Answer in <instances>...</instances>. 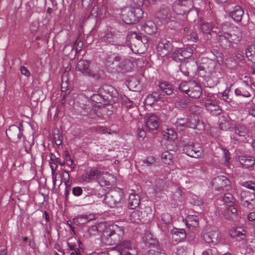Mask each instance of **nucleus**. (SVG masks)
Wrapping results in <instances>:
<instances>
[{
  "label": "nucleus",
  "mask_w": 255,
  "mask_h": 255,
  "mask_svg": "<svg viewBox=\"0 0 255 255\" xmlns=\"http://www.w3.org/2000/svg\"><path fill=\"white\" fill-rule=\"evenodd\" d=\"M124 234L123 227L115 224L106 226L103 233L100 235L101 242L106 246L117 245L122 240Z\"/></svg>",
  "instance_id": "nucleus-1"
},
{
  "label": "nucleus",
  "mask_w": 255,
  "mask_h": 255,
  "mask_svg": "<svg viewBox=\"0 0 255 255\" xmlns=\"http://www.w3.org/2000/svg\"><path fill=\"white\" fill-rule=\"evenodd\" d=\"M222 29L219 41L222 44L225 41L229 46H231L232 44L240 42L243 38L242 30L236 26L224 23L222 25Z\"/></svg>",
  "instance_id": "nucleus-2"
},
{
  "label": "nucleus",
  "mask_w": 255,
  "mask_h": 255,
  "mask_svg": "<svg viewBox=\"0 0 255 255\" xmlns=\"http://www.w3.org/2000/svg\"><path fill=\"white\" fill-rule=\"evenodd\" d=\"M143 14L142 10L138 7H125L121 9V17L127 24H133L138 21Z\"/></svg>",
  "instance_id": "nucleus-3"
},
{
  "label": "nucleus",
  "mask_w": 255,
  "mask_h": 255,
  "mask_svg": "<svg viewBox=\"0 0 255 255\" xmlns=\"http://www.w3.org/2000/svg\"><path fill=\"white\" fill-rule=\"evenodd\" d=\"M131 49L138 54L144 53L148 47V39L146 36L138 34L135 32L131 33Z\"/></svg>",
  "instance_id": "nucleus-4"
},
{
  "label": "nucleus",
  "mask_w": 255,
  "mask_h": 255,
  "mask_svg": "<svg viewBox=\"0 0 255 255\" xmlns=\"http://www.w3.org/2000/svg\"><path fill=\"white\" fill-rule=\"evenodd\" d=\"M124 192L122 189L115 188L105 196L104 203L110 208L118 207L123 200Z\"/></svg>",
  "instance_id": "nucleus-5"
},
{
  "label": "nucleus",
  "mask_w": 255,
  "mask_h": 255,
  "mask_svg": "<svg viewBox=\"0 0 255 255\" xmlns=\"http://www.w3.org/2000/svg\"><path fill=\"white\" fill-rule=\"evenodd\" d=\"M234 139L241 142H248L251 140L249 130L246 126L236 124L234 127Z\"/></svg>",
  "instance_id": "nucleus-6"
},
{
  "label": "nucleus",
  "mask_w": 255,
  "mask_h": 255,
  "mask_svg": "<svg viewBox=\"0 0 255 255\" xmlns=\"http://www.w3.org/2000/svg\"><path fill=\"white\" fill-rule=\"evenodd\" d=\"M183 153L191 157L199 158L204 156V150L198 145H195L193 142L185 143L183 146Z\"/></svg>",
  "instance_id": "nucleus-7"
},
{
  "label": "nucleus",
  "mask_w": 255,
  "mask_h": 255,
  "mask_svg": "<svg viewBox=\"0 0 255 255\" xmlns=\"http://www.w3.org/2000/svg\"><path fill=\"white\" fill-rule=\"evenodd\" d=\"M193 7L192 0H178L174 3L172 9L177 15H182L189 11Z\"/></svg>",
  "instance_id": "nucleus-8"
},
{
  "label": "nucleus",
  "mask_w": 255,
  "mask_h": 255,
  "mask_svg": "<svg viewBox=\"0 0 255 255\" xmlns=\"http://www.w3.org/2000/svg\"><path fill=\"white\" fill-rule=\"evenodd\" d=\"M241 205L245 208L252 210L255 208V194L249 191L243 190L240 193Z\"/></svg>",
  "instance_id": "nucleus-9"
},
{
  "label": "nucleus",
  "mask_w": 255,
  "mask_h": 255,
  "mask_svg": "<svg viewBox=\"0 0 255 255\" xmlns=\"http://www.w3.org/2000/svg\"><path fill=\"white\" fill-rule=\"evenodd\" d=\"M23 130L22 125L20 124L19 126L15 125L10 126L8 129H6L5 132L6 136L10 140L17 142L21 137L22 134L21 132Z\"/></svg>",
  "instance_id": "nucleus-10"
},
{
  "label": "nucleus",
  "mask_w": 255,
  "mask_h": 255,
  "mask_svg": "<svg viewBox=\"0 0 255 255\" xmlns=\"http://www.w3.org/2000/svg\"><path fill=\"white\" fill-rule=\"evenodd\" d=\"M120 255H137V251L131 247L130 241H124L116 247Z\"/></svg>",
  "instance_id": "nucleus-11"
},
{
  "label": "nucleus",
  "mask_w": 255,
  "mask_h": 255,
  "mask_svg": "<svg viewBox=\"0 0 255 255\" xmlns=\"http://www.w3.org/2000/svg\"><path fill=\"white\" fill-rule=\"evenodd\" d=\"M103 175V172L94 168H91L85 170L82 176V179L89 183L92 181L100 179Z\"/></svg>",
  "instance_id": "nucleus-12"
},
{
  "label": "nucleus",
  "mask_w": 255,
  "mask_h": 255,
  "mask_svg": "<svg viewBox=\"0 0 255 255\" xmlns=\"http://www.w3.org/2000/svg\"><path fill=\"white\" fill-rule=\"evenodd\" d=\"M172 49L171 43L166 39H161L157 45V54L161 57L166 56Z\"/></svg>",
  "instance_id": "nucleus-13"
},
{
  "label": "nucleus",
  "mask_w": 255,
  "mask_h": 255,
  "mask_svg": "<svg viewBox=\"0 0 255 255\" xmlns=\"http://www.w3.org/2000/svg\"><path fill=\"white\" fill-rule=\"evenodd\" d=\"M143 242L146 247L151 249L149 250V253L152 251L155 252V251L157 252L160 251V246L157 240L154 238L150 234L147 233L145 234L143 238Z\"/></svg>",
  "instance_id": "nucleus-14"
},
{
  "label": "nucleus",
  "mask_w": 255,
  "mask_h": 255,
  "mask_svg": "<svg viewBox=\"0 0 255 255\" xmlns=\"http://www.w3.org/2000/svg\"><path fill=\"white\" fill-rule=\"evenodd\" d=\"M212 185L218 191L223 190L225 188L228 187L230 185L229 179L225 176H218L212 180Z\"/></svg>",
  "instance_id": "nucleus-15"
},
{
  "label": "nucleus",
  "mask_w": 255,
  "mask_h": 255,
  "mask_svg": "<svg viewBox=\"0 0 255 255\" xmlns=\"http://www.w3.org/2000/svg\"><path fill=\"white\" fill-rule=\"evenodd\" d=\"M90 64L89 61L81 59L78 62L76 69L85 76L94 77L95 75L90 68Z\"/></svg>",
  "instance_id": "nucleus-16"
},
{
  "label": "nucleus",
  "mask_w": 255,
  "mask_h": 255,
  "mask_svg": "<svg viewBox=\"0 0 255 255\" xmlns=\"http://www.w3.org/2000/svg\"><path fill=\"white\" fill-rule=\"evenodd\" d=\"M233 239L238 241H243L246 238V231L243 227H233L229 231Z\"/></svg>",
  "instance_id": "nucleus-17"
},
{
  "label": "nucleus",
  "mask_w": 255,
  "mask_h": 255,
  "mask_svg": "<svg viewBox=\"0 0 255 255\" xmlns=\"http://www.w3.org/2000/svg\"><path fill=\"white\" fill-rule=\"evenodd\" d=\"M176 133L172 129H168L166 132L163 135V141L165 140V145L166 146L167 149L172 150L173 148L171 146H173L174 144V140L176 138Z\"/></svg>",
  "instance_id": "nucleus-18"
},
{
  "label": "nucleus",
  "mask_w": 255,
  "mask_h": 255,
  "mask_svg": "<svg viewBox=\"0 0 255 255\" xmlns=\"http://www.w3.org/2000/svg\"><path fill=\"white\" fill-rule=\"evenodd\" d=\"M193 116L195 119L194 123L189 122L187 119L184 118L177 119L175 123L177 128L180 130H183L187 127L192 128H196L198 122L196 120V116L193 114Z\"/></svg>",
  "instance_id": "nucleus-19"
},
{
  "label": "nucleus",
  "mask_w": 255,
  "mask_h": 255,
  "mask_svg": "<svg viewBox=\"0 0 255 255\" xmlns=\"http://www.w3.org/2000/svg\"><path fill=\"white\" fill-rule=\"evenodd\" d=\"M203 239L207 243L215 245L220 241L219 233L217 231H213L205 233L203 235Z\"/></svg>",
  "instance_id": "nucleus-20"
},
{
  "label": "nucleus",
  "mask_w": 255,
  "mask_h": 255,
  "mask_svg": "<svg viewBox=\"0 0 255 255\" xmlns=\"http://www.w3.org/2000/svg\"><path fill=\"white\" fill-rule=\"evenodd\" d=\"M118 94V91L113 86L109 85L102 86L98 91V94H93L92 96H115Z\"/></svg>",
  "instance_id": "nucleus-21"
},
{
  "label": "nucleus",
  "mask_w": 255,
  "mask_h": 255,
  "mask_svg": "<svg viewBox=\"0 0 255 255\" xmlns=\"http://www.w3.org/2000/svg\"><path fill=\"white\" fill-rule=\"evenodd\" d=\"M225 218L231 221H236L238 219L237 209L234 206H227L223 212Z\"/></svg>",
  "instance_id": "nucleus-22"
},
{
  "label": "nucleus",
  "mask_w": 255,
  "mask_h": 255,
  "mask_svg": "<svg viewBox=\"0 0 255 255\" xmlns=\"http://www.w3.org/2000/svg\"><path fill=\"white\" fill-rule=\"evenodd\" d=\"M205 106L207 110L213 115H219L221 113V110L219 106L217 105V102L211 99L206 100Z\"/></svg>",
  "instance_id": "nucleus-23"
},
{
  "label": "nucleus",
  "mask_w": 255,
  "mask_h": 255,
  "mask_svg": "<svg viewBox=\"0 0 255 255\" xmlns=\"http://www.w3.org/2000/svg\"><path fill=\"white\" fill-rule=\"evenodd\" d=\"M145 126L149 131L157 129L159 126V119L154 115H151L146 120Z\"/></svg>",
  "instance_id": "nucleus-24"
},
{
  "label": "nucleus",
  "mask_w": 255,
  "mask_h": 255,
  "mask_svg": "<svg viewBox=\"0 0 255 255\" xmlns=\"http://www.w3.org/2000/svg\"><path fill=\"white\" fill-rule=\"evenodd\" d=\"M94 214L78 215L73 219V223L77 226H82L94 219Z\"/></svg>",
  "instance_id": "nucleus-25"
},
{
  "label": "nucleus",
  "mask_w": 255,
  "mask_h": 255,
  "mask_svg": "<svg viewBox=\"0 0 255 255\" xmlns=\"http://www.w3.org/2000/svg\"><path fill=\"white\" fill-rule=\"evenodd\" d=\"M140 203V196L135 192L129 194L128 200V207L131 209H134L137 207Z\"/></svg>",
  "instance_id": "nucleus-26"
},
{
  "label": "nucleus",
  "mask_w": 255,
  "mask_h": 255,
  "mask_svg": "<svg viewBox=\"0 0 255 255\" xmlns=\"http://www.w3.org/2000/svg\"><path fill=\"white\" fill-rule=\"evenodd\" d=\"M106 228V226L103 224L94 225L90 227L88 230V233L90 237L99 235L100 233H103V231Z\"/></svg>",
  "instance_id": "nucleus-27"
},
{
  "label": "nucleus",
  "mask_w": 255,
  "mask_h": 255,
  "mask_svg": "<svg viewBox=\"0 0 255 255\" xmlns=\"http://www.w3.org/2000/svg\"><path fill=\"white\" fill-rule=\"evenodd\" d=\"M244 14L243 8L239 5L235 6L230 12V16L236 21H241Z\"/></svg>",
  "instance_id": "nucleus-28"
},
{
  "label": "nucleus",
  "mask_w": 255,
  "mask_h": 255,
  "mask_svg": "<svg viewBox=\"0 0 255 255\" xmlns=\"http://www.w3.org/2000/svg\"><path fill=\"white\" fill-rule=\"evenodd\" d=\"M142 30L147 34L151 35L155 33L157 30V27L153 21H147L142 26Z\"/></svg>",
  "instance_id": "nucleus-29"
},
{
  "label": "nucleus",
  "mask_w": 255,
  "mask_h": 255,
  "mask_svg": "<svg viewBox=\"0 0 255 255\" xmlns=\"http://www.w3.org/2000/svg\"><path fill=\"white\" fill-rule=\"evenodd\" d=\"M114 33L110 31H106L104 34H101L100 39L102 42L107 44H114Z\"/></svg>",
  "instance_id": "nucleus-30"
},
{
  "label": "nucleus",
  "mask_w": 255,
  "mask_h": 255,
  "mask_svg": "<svg viewBox=\"0 0 255 255\" xmlns=\"http://www.w3.org/2000/svg\"><path fill=\"white\" fill-rule=\"evenodd\" d=\"M186 237L185 230L181 229H176L173 231L172 234V239L175 242H182Z\"/></svg>",
  "instance_id": "nucleus-31"
},
{
  "label": "nucleus",
  "mask_w": 255,
  "mask_h": 255,
  "mask_svg": "<svg viewBox=\"0 0 255 255\" xmlns=\"http://www.w3.org/2000/svg\"><path fill=\"white\" fill-rule=\"evenodd\" d=\"M240 163L247 168L252 167L255 164V159L252 156H242L239 158Z\"/></svg>",
  "instance_id": "nucleus-32"
},
{
  "label": "nucleus",
  "mask_w": 255,
  "mask_h": 255,
  "mask_svg": "<svg viewBox=\"0 0 255 255\" xmlns=\"http://www.w3.org/2000/svg\"><path fill=\"white\" fill-rule=\"evenodd\" d=\"M143 219L142 211L135 210L133 211L130 215V220L133 223H138Z\"/></svg>",
  "instance_id": "nucleus-33"
},
{
  "label": "nucleus",
  "mask_w": 255,
  "mask_h": 255,
  "mask_svg": "<svg viewBox=\"0 0 255 255\" xmlns=\"http://www.w3.org/2000/svg\"><path fill=\"white\" fill-rule=\"evenodd\" d=\"M159 86L162 93L166 94L167 95H170L173 92L172 86L166 82H160Z\"/></svg>",
  "instance_id": "nucleus-34"
},
{
  "label": "nucleus",
  "mask_w": 255,
  "mask_h": 255,
  "mask_svg": "<svg viewBox=\"0 0 255 255\" xmlns=\"http://www.w3.org/2000/svg\"><path fill=\"white\" fill-rule=\"evenodd\" d=\"M223 202L227 206H234V204L236 201L233 195L230 193H226L224 194L223 198Z\"/></svg>",
  "instance_id": "nucleus-35"
},
{
  "label": "nucleus",
  "mask_w": 255,
  "mask_h": 255,
  "mask_svg": "<svg viewBox=\"0 0 255 255\" xmlns=\"http://www.w3.org/2000/svg\"><path fill=\"white\" fill-rule=\"evenodd\" d=\"M246 54L250 61L255 63V45L248 47L246 50Z\"/></svg>",
  "instance_id": "nucleus-36"
},
{
  "label": "nucleus",
  "mask_w": 255,
  "mask_h": 255,
  "mask_svg": "<svg viewBox=\"0 0 255 255\" xmlns=\"http://www.w3.org/2000/svg\"><path fill=\"white\" fill-rule=\"evenodd\" d=\"M119 62L117 66L121 68L124 71L126 70L125 66L128 64V61L126 60L125 57L120 56H116L113 58V62Z\"/></svg>",
  "instance_id": "nucleus-37"
},
{
  "label": "nucleus",
  "mask_w": 255,
  "mask_h": 255,
  "mask_svg": "<svg viewBox=\"0 0 255 255\" xmlns=\"http://www.w3.org/2000/svg\"><path fill=\"white\" fill-rule=\"evenodd\" d=\"M160 16L162 17V18L164 17H175L176 15L177 14L173 10L172 11H170L169 9L167 7H163L160 10L159 12Z\"/></svg>",
  "instance_id": "nucleus-38"
},
{
  "label": "nucleus",
  "mask_w": 255,
  "mask_h": 255,
  "mask_svg": "<svg viewBox=\"0 0 255 255\" xmlns=\"http://www.w3.org/2000/svg\"><path fill=\"white\" fill-rule=\"evenodd\" d=\"M172 154L168 151H165L161 154V159L165 164H170L172 163Z\"/></svg>",
  "instance_id": "nucleus-39"
},
{
  "label": "nucleus",
  "mask_w": 255,
  "mask_h": 255,
  "mask_svg": "<svg viewBox=\"0 0 255 255\" xmlns=\"http://www.w3.org/2000/svg\"><path fill=\"white\" fill-rule=\"evenodd\" d=\"M180 52L181 55H180V56L182 57L183 60L184 59L188 58L192 56L193 50L190 48H187L184 50L181 49Z\"/></svg>",
  "instance_id": "nucleus-40"
},
{
  "label": "nucleus",
  "mask_w": 255,
  "mask_h": 255,
  "mask_svg": "<svg viewBox=\"0 0 255 255\" xmlns=\"http://www.w3.org/2000/svg\"><path fill=\"white\" fill-rule=\"evenodd\" d=\"M202 255H220V254L216 248L212 247L203 252Z\"/></svg>",
  "instance_id": "nucleus-41"
},
{
  "label": "nucleus",
  "mask_w": 255,
  "mask_h": 255,
  "mask_svg": "<svg viewBox=\"0 0 255 255\" xmlns=\"http://www.w3.org/2000/svg\"><path fill=\"white\" fill-rule=\"evenodd\" d=\"M179 89L183 93L186 94L188 96H190L189 93L190 92V90L188 83H182L179 86Z\"/></svg>",
  "instance_id": "nucleus-42"
},
{
  "label": "nucleus",
  "mask_w": 255,
  "mask_h": 255,
  "mask_svg": "<svg viewBox=\"0 0 255 255\" xmlns=\"http://www.w3.org/2000/svg\"><path fill=\"white\" fill-rule=\"evenodd\" d=\"M155 186L159 191L164 189L167 187L165 181L162 179H159L156 181Z\"/></svg>",
  "instance_id": "nucleus-43"
},
{
  "label": "nucleus",
  "mask_w": 255,
  "mask_h": 255,
  "mask_svg": "<svg viewBox=\"0 0 255 255\" xmlns=\"http://www.w3.org/2000/svg\"><path fill=\"white\" fill-rule=\"evenodd\" d=\"M122 104L126 108H131L133 105V102L128 97H121Z\"/></svg>",
  "instance_id": "nucleus-44"
},
{
  "label": "nucleus",
  "mask_w": 255,
  "mask_h": 255,
  "mask_svg": "<svg viewBox=\"0 0 255 255\" xmlns=\"http://www.w3.org/2000/svg\"><path fill=\"white\" fill-rule=\"evenodd\" d=\"M190 202L191 204L197 206H201L203 203L202 199L197 196H193L191 198Z\"/></svg>",
  "instance_id": "nucleus-45"
},
{
  "label": "nucleus",
  "mask_w": 255,
  "mask_h": 255,
  "mask_svg": "<svg viewBox=\"0 0 255 255\" xmlns=\"http://www.w3.org/2000/svg\"><path fill=\"white\" fill-rule=\"evenodd\" d=\"M230 127V123L227 120H222L219 124V128L222 130L226 131Z\"/></svg>",
  "instance_id": "nucleus-46"
},
{
  "label": "nucleus",
  "mask_w": 255,
  "mask_h": 255,
  "mask_svg": "<svg viewBox=\"0 0 255 255\" xmlns=\"http://www.w3.org/2000/svg\"><path fill=\"white\" fill-rule=\"evenodd\" d=\"M143 164L146 166H150L156 162L155 158L153 156H148L142 160Z\"/></svg>",
  "instance_id": "nucleus-47"
},
{
  "label": "nucleus",
  "mask_w": 255,
  "mask_h": 255,
  "mask_svg": "<svg viewBox=\"0 0 255 255\" xmlns=\"http://www.w3.org/2000/svg\"><path fill=\"white\" fill-rule=\"evenodd\" d=\"M212 27L209 23H203L201 24L200 29L203 33H209Z\"/></svg>",
  "instance_id": "nucleus-48"
},
{
  "label": "nucleus",
  "mask_w": 255,
  "mask_h": 255,
  "mask_svg": "<svg viewBox=\"0 0 255 255\" xmlns=\"http://www.w3.org/2000/svg\"><path fill=\"white\" fill-rule=\"evenodd\" d=\"M181 49H176L174 52L172 53V59L174 61L176 62H179L182 61V57L180 56V55H181Z\"/></svg>",
  "instance_id": "nucleus-49"
},
{
  "label": "nucleus",
  "mask_w": 255,
  "mask_h": 255,
  "mask_svg": "<svg viewBox=\"0 0 255 255\" xmlns=\"http://www.w3.org/2000/svg\"><path fill=\"white\" fill-rule=\"evenodd\" d=\"M181 197H182V191L180 190V189H179V188H177L176 189L175 191L174 192L173 196H172V198H173V200H174L175 201L180 202L181 201L180 199L181 198Z\"/></svg>",
  "instance_id": "nucleus-50"
},
{
  "label": "nucleus",
  "mask_w": 255,
  "mask_h": 255,
  "mask_svg": "<svg viewBox=\"0 0 255 255\" xmlns=\"http://www.w3.org/2000/svg\"><path fill=\"white\" fill-rule=\"evenodd\" d=\"M223 156L224 158V164H228L229 163V160L230 159V153L229 150L225 148H223L222 149Z\"/></svg>",
  "instance_id": "nucleus-51"
},
{
  "label": "nucleus",
  "mask_w": 255,
  "mask_h": 255,
  "mask_svg": "<svg viewBox=\"0 0 255 255\" xmlns=\"http://www.w3.org/2000/svg\"><path fill=\"white\" fill-rule=\"evenodd\" d=\"M188 222H191L193 226L198 225L199 218L196 215H189L187 219Z\"/></svg>",
  "instance_id": "nucleus-52"
},
{
  "label": "nucleus",
  "mask_w": 255,
  "mask_h": 255,
  "mask_svg": "<svg viewBox=\"0 0 255 255\" xmlns=\"http://www.w3.org/2000/svg\"><path fill=\"white\" fill-rule=\"evenodd\" d=\"M161 220L165 225L169 224L171 221V216L168 213H164L161 215Z\"/></svg>",
  "instance_id": "nucleus-53"
},
{
  "label": "nucleus",
  "mask_w": 255,
  "mask_h": 255,
  "mask_svg": "<svg viewBox=\"0 0 255 255\" xmlns=\"http://www.w3.org/2000/svg\"><path fill=\"white\" fill-rule=\"evenodd\" d=\"M242 185L253 191L255 190V182L252 181L244 182L242 183Z\"/></svg>",
  "instance_id": "nucleus-54"
},
{
  "label": "nucleus",
  "mask_w": 255,
  "mask_h": 255,
  "mask_svg": "<svg viewBox=\"0 0 255 255\" xmlns=\"http://www.w3.org/2000/svg\"><path fill=\"white\" fill-rule=\"evenodd\" d=\"M69 79L66 73H63L61 77V87L68 88Z\"/></svg>",
  "instance_id": "nucleus-55"
},
{
  "label": "nucleus",
  "mask_w": 255,
  "mask_h": 255,
  "mask_svg": "<svg viewBox=\"0 0 255 255\" xmlns=\"http://www.w3.org/2000/svg\"><path fill=\"white\" fill-rule=\"evenodd\" d=\"M50 159L52 161L55 162L56 164V163H57L59 164L61 166L64 165V162H63V161L61 162L60 159L59 158L56 157V156L54 153H50Z\"/></svg>",
  "instance_id": "nucleus-56"
},
{
  "label": "nucleus",
  "mask_w": 255,
  "mask_h": 255,
  "mask_svg": "<svg viewBox=\"0 0 255 255\" xmlns=\"http://www.w3.org/2000/svg\"><path fill=\"white\" fill-rule=\"evenodd\" d=\"M175 254L176 255H185V249L182 246H177L176 248V251L175 252Z\"/></svg>",
  "instance_id": "nucleus-57"
},
{
  "label": "nucleus",
  "mask_w": 255,
  "mask_h": 255,
  "mask_svg": "<svg viewBox=\"0 0 255 255\" xmlns=\"http://www.w3.org/2000/svg\"><path fill=\"white\" fill-rule=\"evenodd\" d=\"M63 136L60 133H57L54 135V139L55 140V143L60 145L62 143Z\"/></svg>",
  "instance_id": "nucleus-58"
},
{
  "label": "nucleus",
  "mask_w": 255,
  "mask_h": 255,
  "mask_svg": "<svg viewBox=\"0 0 255 255\" xmlns=\"http://www.w3.org/2000/svg\"><path fill=\"white\" fill-rule=\"evenodd\" d=\"M83 190L80 187H75L72 189V193L75 196H79L82 194Z\"/></svg>",
  "instance_id": "nucleus-59"
},
{
  "label": "nucleus",
  "mask_w": 255,
  "mask_h": 255,
  "mask_svg": "<svg viewBox=\"0 0 255 255\" xmlns=\"http://www.w3.org/2000/svg\"><path fill=\"white\" fill-rule=\"evenodd\" d=\"M187 38L192 42H196L198 39L197 34L196 32H192L187 35Z\"/></svg>",
  "instance_id": "nucleus-60"
},
{
  "label": "nucleus",
  "mask_w": 255,
  "mask_h": 255,
  "mask_svg": "<svg viewBox=\"0 0 255 255\" xmlns=\"http://www.w3.org/2000/svg\"><path fill=\"white\" fill-rule=\"evenodd\" d=\"M136 134L139 138H141L142 139L146 136V132L143 129L142 127L141 128H137L136 130Z\"/></svg>",
  "instance_id": "nucleus-61"
},
{
  "label": "nucleus",
  "mask_w": 255,
  "mask_h": 255,
  "mask_svg": "<svg viewBox=\"0 0 255 255\" xmlns=\"http://www.w3.org/2000/svg\"><path fill=\"white\" fill-rule=\"evenodd\" d=\"M23 147L27 153H29L31 150V145L29 141L24 139Z\"/></svg>",
  "instance_id": "nucleus-62"
},
{
  "label": "nucleus",
  "mask_w": 255,
  "mask_h": 255,
  "mask_svg": "<svg viewBox=\"0 0 255 255\" xmlns=\"http://www.w3.org/2000/svg\"><path fill=\"white\" fill-rule=\"evenodd\" d=\"M75 45L76 46V51H80L83 46V42L82 41H78V40H77L75 41Z\"/></svg>",
  "instance_id": "nucleus-63"
},
{
  "label": "nucleus",
  "mask_w": 255,
  "mask_h": 255,
  "mask_svg": "<svg viewBox=\"0 0 255 255\" xmlns=\"http://www.w3.org/2000/svg\"><path fill=\"white\" fill-rule=\"evenodd\" d=\"M61 95L62 96H67L69 94H70V88H66L64 87H61Z\"/></svg>",
  "instance_id": "nucleus-64"
}]
</instances>
